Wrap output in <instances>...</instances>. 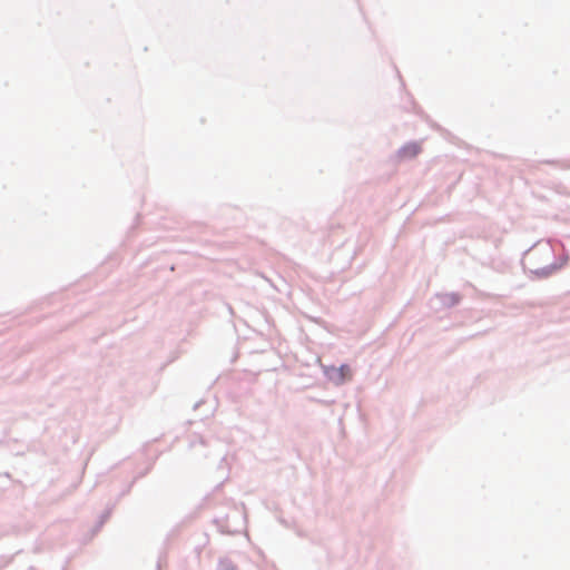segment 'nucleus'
Wrapping results in <instances>:
<instances>
[{"label":"nucleus","instance_id":"obj_1","mask_svg":"<svg viewBox=\"0 0 570 570\" xmlns=\"http://www.w3.org/2000/svg\"><path fill=\"white\" fill-rule=\"evenodd\" d=\"M337 374V381L340 383H343L346 380H351L352 377V370L348 365H342L338 368L335 370Z\"/></svg>","mask_w":570,"mask_h":570}]
</instances>
